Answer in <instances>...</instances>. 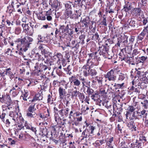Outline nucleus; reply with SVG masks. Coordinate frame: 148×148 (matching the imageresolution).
<instances>
[{"mask_svg":"<svg viewBox=\"0 0 148 148\" xmlns=\"http://www.w3.org/2000/svg\"><path fill=\"white\" fill-rule=\"evenodd\" d=\"M34 40L29 36H26L23 38H17L15 42L17 44V51L15 53L20 55H23L24 52L27 51L30 47V45L32 44Z\"/></svg>","mask_w":148,"mask_h":148,"instance_id":"1","label":"nucleus"},{"mask_svg":"<svg viewBox=\"0 0 148 148\" xmlns=\"http://www.w3.org/2000/svg\"><path fill=\"white\" fill-rule=\"evenodd\" d=\"M69 82L71 84L73 85L74 89H77V88L79 87L81 84V82L83 87H87V85L90 83V82H88L84 77H80L79 79L76 77L75 75H72L69 78Z\"/></svg>","mask_w":148,"mask_h":148,"instance_id":"2","label":"nucleus"},{"mask_svg":"<svg viewBox=\"0 0 148 148\" xmlns=\"http://www.w3.org/2000/svg\"><path fill=\"white\" fill-rule=\"evenodd\" d=\"M9 115L10 116V121L15 124L21 123L24 120L21 116L18 115V113L16 112H10Z\"/></svg>","mask_w":148,"mask_h":148,"instance_id":"3","label":"nucleus"},{"mask_svg":"<svg viewBox=\"0 0 148 148\" xmlns=\"http://www.w3.org/2000/svg\"><path fill=\"white\" fill-rule=\"evenodd\" d=\"M109 46L103 45H100L98 51H99V54L100 56H102L104 58H108L109 59H111L112 57L111 56L108 57L109 56L108 51H109Z\"/></svg>","mask_w":148,"mask_h":148,"instance_id":"4","label":"nucleus"},{"mask_svg":"<svg viewBox=\"0 0 148 148\" xmlns=\"http://www.w3.org/2000/svg\"><path fill=\"white\" fill-rule=\"evenodd\" d=\"M21 86L15 83L12 86V88L10 90V92H12V95L14 97L16 96L19 93L21 89Z\"/></svg>","mask_w":148,"mask_h":148,"instance_id":"5","label":"nucleus"},{"mask_svg":"<svg viewBox=\"0 0 148 148\" xmlns=\"http://www.w3.org/2000/svg\"><path fill=\"white\" fill-rule=\"evenodd\" d=\"M115 71V69H113L108 72L105 75V77L108 79L109 81H114L116 79V76L114 73Z\"/></svg>","mask_w":148,"mask_h":148,"instance_id":"6","label":"nucleus"},{"mask_svg":"<svg viewBox=\"0 0 148 148\" xmlns=\"http://www.w3.org/2000/svg\"><path fill=\"white\" fill-rule=\"evenodd\" d=\"M21 25L25 33L30 36H33L34 32V30H29L30 27L28 23H23L21 24Z\"/></svg>","mask_w":148,"mask_h":148,"instance_id":"7","label":"nucleus"},{"mask_svg":"<svg viewBox=\"0 0 148 148\" xmlns=\"http://www.w3.org/2000/svg\"><path fill=\"white\" fill-rule=\"evenodd\" d=\"M38 63H36L35 68V69H38L39 72L45 71L47 69L49 70H50V67L42 63L40 64L39 66H38Z\"/></svg>","mask_w":148,"mask_h":148,"instance_id":"8","label":"nucleus"},{"mask_svg":"<svg viewBox=\"0 0 148 148\" xmlns=\"http://www.w3.org/2000/svg\"><path fill=\"white\" fill-rule=\"evenodd\" d=\"M91 99L94 101H96L97 105L101 106V100L100 97V95L97 93H95L93 94L91 96Z\"/></svg>","mask_w":148,"mask_h":148,"instance_id":"9","label":"nucleus"},{"mask_svg":"<svg viewBox=\"0 0 148 148\" xmlns=\"http://www.w3.org/2000/svg\"><path fill=\"white\" fill-rule=\"evenodd\" d=\"M137 111L134 112L126 113L125 114L126 117L127 119H129L130 120L136 119H138L137 116Z\"/></svg>","mask_w":148,"mask_h":148,"instance_id":"10","label":"nucleus"},{"mask_svg":"<svg viewBox=\"0 0 148 148\" xmlns=\"http://www.w3.org/2000/svg\"><path fill=\"white\" fill-rule=\"evenodd\" d=\"M145 35H146V37L148 38V31L143 29L141 33L138 36L137 39V41H142Z\"/></svg>","mask_w":148,"mask_h":148,"instance_id":"11","label":"nucleus"},{"mask_svg":"<svg viewBox=\"0 0 148 148\" xmlns=\"http://www.w3.org/2000/svg\"><path fill=\"white\" fill-rule=\"evenodd\" d=\"M69 110V109L68 108H66L64 109L62 108L58 111V113L61 117L64 118L68 116Z\"/></svg>","mask_w":148,"mask_h":148,"instance_id":"12","label":"nucleus"},{"mask_svg":"<svg viewBox=\"0 0 148 148\" xmlns=\"http://www.w3.org/2000/svg\"><path fill=\"white\" fill-rule=\"evenodd\" d=\"M38 49L41 51V53L45 55L48 54L49 53L48 51V47L46 45L44 44L40 45Z\"/></svg>","mask_w":148,"mask_h":148,"instance_id":"13","label":"nucleus"},{"mask_svg":"<svg viewBox=\"0 0 148 148\" xmlns=\"http://www.w3.org/2000/svg\"><path fill=\"white\" fill-rule=\"evenodd\" d=\"M132 11L133 13L136 16H140L141 17L142 15H144L143 11L139 8H134Z\"/></svg>","mask_w":148,"mask_h":148,"instance_id":"14","label":"nucleus"},{"mask_svg":"<svg viewBox=\"0 0 148 148\" xmlns=\"http://www.w3.org/2000/svg\"><path fill=\"white\" fill-rule=\"evenodd\" d=\"M59 98L60 99H63L66 96V91L65 89L60 87L58 90Z\"/></svg>","mask_w":148,"mask_h":148,"instance_id":"15","label":"nucleus"},{"mask_svg":"<svg viewBox=\"0 0 148 148\" xmlns=\"http://www.w3.org/2000/svg\"><path fill=\"white\" fill-rule=\"evenodd\" d=\"M15 74V73L12 71L11 69L10 68H6L5 75H8L11 80H12L14 77Z\"/></svg>","mask_w":148,"mask_h":148,"instance_id":"16","label":"nucleus"},{"mask_svg":"<svg viewBox=\"0 0 148 148\" xmlns=\"http://www.w3.org/2000/svg\"><path fill=\"white\" fill-rule=\"evenodd\" d=\"M82 69L83 73V75L85 77L89 76L90 68V66L87 65H84L82 67Z\"/></svg>","mask_w":148,"mask_h":148,"instance_id":"17","label":"nucleus"},{"mask_svg":"<svg viewBox=\"0 0 148 148\" xmlns=\"http://www.w3.org/2000/svg\"><path fill=\"white\" fill-rule=\"evenodd\" d=\"M127 23L131 27L133 28L137 27V22L133 18L128 19Z\"/></svg>","mask_w":148,"mask_h":148,"instance_id":"18","label":"nucleus"},{"mask_svg":"<svg viewBox=\"0 0 148 148\" xmlns=\"http://www.w3.org/2000/svg\"><path fill=\"white\" fill-rule=\"evenodd\" d=\"M58 3V2L57 0H49V4L53 10L57 9Z\"/></svg>","mask_w":148,"mask_h":148,"instance_id":"19","label":"nucleus"},{"mask_svg":"<svg viewBox=\"0 0 148 148\" xmlns=\"http://www.w3.org/2000/svg\"><path fill=\"white\" fill-rule=\"evenodd\" d=\"M113 140V137H111L110 138H108L106 143L107 145L110 148H114L113 146L115 145V143Z\"/></svg>","mask_w":148,"mask_h":148,"instance_id":"20","label":"nucleus"},{"mask_svg":"<svg viewBox=\"0 0 148 148\" xmlns=\"http://www.w3.org/2000/svg\"><path fill=\"white\" fill-rule=\"evenodd\" d=\"M67 46L69 47L72 48H75L77 49L79 47V42H77L76 43L75 40H73L71 43L68 44Z\"/></svg>","mask_w":148,"mask_h":148,"instance_id":"21","label":"nucleus"},{"mask_svg":"<svg viewBox=\"0 0 148 148\" xmlns=\"http://www.w3.org/2000/svg\"><path fill=\"white\" fill-rule=\"evenodd\" d=\"M5 99L4 103L6 105L11 106V105L13 102L10 96L9 95L6 94V96H5Z\"/></svg>","mask_w":148,"mask_h":148,"instance_id":"22","label":"nucleus"},{"mask_svg":"<svg viewBox=\"0 0 148 148\" xmlns=\"http://www.w3.org/2000/svg\"><path fill=\"white\" fill-rule=\"evenodd\" d=\"M82 22L84 23L85 27H87L88 25H93L94 23V22L92 21H91L90 18L88 17H87L83 19L82 20Z\"/></svg>","mask_w":148,"mask_h":148,"instance_id":"23","label":"nucleus"},{"mask_svg":"<svg viewBox=\"0 0 148 148\" xmlns=\"http://www.w3.org/2000/svg\"><path fill=\"white\" fill-rule=\"evenodd\" d=\"M14 1H12L11 4H9V6L7 7V11L9 12L10 14H11L13 12L15 11V9L14 8Z\"/></svg>","mask_w":148,"mask_h":148,"instance_id":"24","label":"nucleus"},{"mask_svg":"<svg viewBox=\"0 0 148 148\" xmlns=\"http://www.w3.org/2000/svg\"><path fill=\"white\" fill-rule=\"evenodd\" d=\"M104 106L107 109H110L111 106L112 105L111 103L108 100H105L103 101L101 100V105Z\"/></svg>","mask_w":148,"mask_h":148,"instance_id":"25","label":"nucleus"},{"mask_svg":"<svg viewBox=\"0 0 148 148\" xmlns=\"http://www.w3.org/2000/svg\"><path fill=\"white\" fill-rule=\"evenodd\" d=\"M44 54L42 53H36V54H35V57L34 58L35 60H37L39 61H43L44 60Z\"/></svg>","mask_w":148,"mask_h":148,"instance_id":"26","label":"nucleus"},{"mask_svg":"<svg viewBox=\"0 0 148 148\" xmlns=\"http://www.w3.org/2000/svg\"><path fill=\"white\" fill-rule=\"evenodd\" d=\"M137 112L138 113L137 116L138 119H140L142 118L143 117L142 116L143 115H145V116H143V118L145 117L147 115V113H145L146 110H143L140 112H138V111H137Z\"/></svg>","mask_w":148,"mask_h":148,"instance_id":"27","label":"nucleus"},{"mask_svg":"<svg viewBox=\"0 0 148 148\" xmlns=\"http://www.w3.org/2000/svg\"><path fill=\"white\" fill-rule=\"evenodd\" d=\"M54 58L55 59L57 58L58 60L57 63H60V61L63 58V56L60 53H55L53 56Z\"/></svg>","mask_w":148,"mask_h":148,"instance_id":"28","label":"nucleus"},{"mask_svg":"<svg viewBox=\"0 0 148 148\" xmlns=\"http://www.w3.org/2000/svg\"><path fill=\"white\" fill-rule=\"evenodd\" d=\"M58 109L56 107H55L54 108V112L55 113L54 117L55 121L57 123L59 121V120L60 119V117L58 113Z\"/></svg>","mask_w":148,"mask_h":148,"instance_id":"29","label":"nucleus"},{"mask_svg":"<svg viewBox=\"0 0 148 148\" xmlns=\"http://www.w3.org/2000/svg\"><path fill=\"white\" fill-rule=\"evenodd\" d=\"M49 116V112L48 109L47 110V114H45V113H41L40 114V117L42 119H45Z\"/></svg>","mask_w":148,"mask_h":148,"instance_id":"30","label":"nucleus"},{"mask_svg":"<svg viewBox=\"0 0 148 148\" xmlns=\"http://www.w3.org/2000/svg\"><path fill=\"white\" fill-rule=\"evenodd\" d=\"M40 132L41 133H42L41 135L42 136H46L47 138L50 137V136H49L48 134V129L46 128L45 127V128L41 129Z\"/></svg>","mask_w":148,"mask_h":148,"instance_id":"31","label":"nucleus"},{"mask_svg":"<svg viewBox=\"0 0 148 148\" xmlns=\"http://www.w3.org/2000/svg\"><path fill=\"white\" fill-rule=\"evenodd\" d=\"M131 145L132 148H135V147L137 148H142L141 147L142 143L139 142V141L137 140H136L135 143H132Z\"/></svg>","mask_w":148,"mask_h":148,"instance_id":"32","label":"nucleus"},{"mask_svg":"<svg viewBox=\"0 0 148 148\" xmlns=\"http://www.w3.org/2000/svg\"><path fill=\"white\" fill-rule=\"evenodd\" d=\"M128 36L127 35H124L123 36L121 39V41H122L123 45L125 46H127L129 44L128 43Z\"/></svg>","mask_w":148,"mask_h":148,"instance_id":"33","label":"nucleus"},{"mask_svg":"<svg viewBox=\"0 0 148 148\" xmlns=\"http://www.w3.org/2000/svg\"><path fill=\"white\" fill-rule=\"evenodd\" d=\"M72 14V12L71 10H70V9L69 10H66L64 14V15H65V18H68L69 17L71 18Z\"/></svg>","mask_w":148,"mask_h":148,"instance_id":"34","label":"nucleus"},{"mask_svg":"<svg viewBox=\"0 0 148 148\" xmlns=\"http://www.w3.org/2000/svg\"><path fill=\"white\" fill-rule=\"evenodd\" d=\"M44 57L46 58V60H44V62L46 64H49V65H51L53 63L51 58L47 56L46 55H45Z\"/></svg>","mask_w":148,"mask_h":148,"instance_id":"35","label":"nucleus"},{"mask_svg":"<svg viewBox=\"0 0 148 148\" xmlns=\"http://www.w3.org/2000/svg\"><path fill=\"white\" fill-rule=\"evenodd\" d=\"M71 91L70 92V93L71 94V97L73 98L77 97V96H78L80 92L79 91H77V90H70Z\"/></svg>","mask_w":148,"mask_h":148,"instance_id":"36","label":"nucleus"},{"mask_svg":"<svg viewBox=\"0 0 148 148\" xmlns=\"http://www.w3.org/2000/svg\"><path fill=\"white\" fill-rule=\"evenodd\" d=\"M131 4L130 3L127 2V3L124 5L123 8V10L126 12H128L129 10L131 9Z\"/></svg>","mask_w":148,"mask_h":148,"instance_id":"37","label":"nucleus"},{"mask_svg":"<svg viewBox=\"0 0 148 148\" xmlns=\"http://www.w3.org/2000/svg\"><path fill=\"white\" fill-rule=\"evenodd\" d=\"M37 114L35 112L32 113V112H27L26 113V116L29 118H34L36 117Z\"/></svg>","mask_w":148,"mask_h":148,"instance_id":"38","label":"nucleus"},{"mask_svg":"<svg viewBox=\"0 0 148 148\" xmlns=\"http://www.w3.org/2000/svg\"><path fill=\"white\" fill-rule=\"evenodd\" d=\"M32 105L30 106L28 109V111L27 112H32V113L34 112L35 111L36 109L35 108V103H34L32 104Z\"/></svg>","mask_w":148,"mask_h":148,"instance_id":"39","label":"nucleus"},{"mask_svg":"<svg viewBox=\"0 0 148 148\" xmlns=\"http://www.w3.org/2000/svg\"><path fill=\"white\" fill-rule=\"evenodd\" d=\"M2 110L3 111L7 112L8 110H10V109L12 108V107L10 106H8L7 105H3L2 106Z\"/></svg>","mask_w":148,"mask_h":148,"instance_id":"40","label":"nucleus"},{"mask_svg":"<svg viewBox=\"0 0 148 148\" xmlns=\"http://www.w3.org/2000/svg\"><path fill=\"white\" fill-rule=\"evenodd\" d=\"M135 108L133 106H129L127 108V110L126 111V113H128L129 112L130 113H131L136 112V111H135Z\"/></svg>","mask_w":148,"mask_h":148,"instance_id":"41","label":"nucleus"},{"mask_svg":"<svg viewBox=\"0 0 148 148\" xmlns=\"http://www.w3.org/2000/svg\"><path fill=\"white\" fill-rule=\"evenodd\" d=\"M97 74V72L94 69H90L89 76L93 78L95 77Z\"/></svg>","mask_w":148,"mask_h":148,"instance_id":"42","label":"nucleus"},{"mask_svg":"<svg viewBox=\"0 0 148 148\" xmlns=\"http://www.w3.org/2000/svg\"><path fill=\"white\" fill-rule=\"evenodd\" d=\"M45 38L43 36H42V35L40 34H39L37 37V39L38 40L37 43H39L40 42H44V40L45 39Z\"/></svg>","mask_w":148,"mask_h":148,"instance_id":"43","label":"nucleus"},{"mask_svg":"<svg viewBox=\"0 0 148 148\" xmlns=\"http://www.w3.org/2000/svg\"><path fill=\"white\" fill-rule=\"evenodd\" d=\"M6 68H0V75L2 76L3 78L5 75Z\"/></svg>","mask_w":148,"mask_h":148,"instance_id":"44","label":"nucleus"},{"mask_svg":"<svg viewBox=\"0 0 148 148\" xmlns=\"http://www.w3.org/2000/svg\"><path fill=\"white\" fill-rule=\"evenodd\" d=\"M95 80L98 82L99 86H101L102 84L103 78L97 76L95 77Z\"/></svg>","mask_w":148,"mask_h":148,"instance_id":"45","label":"nucleus"},{"mask_svg":"<svg viewBox=\"0 0 148 148\" xmlns=\"http://www.w3.org/2000/svg\"><path fill=\"white\" fill-rule=\"evenodd\" d=\"M93 35L92 38V40H98V41L100 40V39L99 37V36L97 32H95V34H93Z\"/></svg>","mask_w":148,"mask_h":148,"instance_id":"46","label":"nucleus"},{"mask_svg":"<svg viewBox=\"0 0 148 148\" xmlns=\"http://www.w3.org/2000/svg\"><path fill=\"white\" fill-rule=\"evenodd\" d=\"M72 3L70 2L69 1L66 3L65 5L66 10H72L71 4Z\"/></svg>","mask_w":148,"mask_h":148,"instance_id":"47","label":"nucleus"},{"mask_svg":"<svg viewBox=\"0 0 148 148\" xmlns=\"http://www.w3.org/2000/svg\"><path fill=\"white\" fill-rule=\"evenodd\" d=\"M139 59L140 60L139 62L144 63L147 60L148 57L147 56H143L139 57Z\"/></svg>","mask_w":148,"mask_h":148,"instance_id":"48","label":"nucleus"},{"mask_svg":"<svg viewBox=\"0 0 148 148\" xmlns=\"http://www.w3.org/2000/svg\"><path fill=\"white\" fill-rule=\"evenodd\" d=\"M141 103L143 105V106L144 107L145 109H147L148 108V100L146 99L143 102H141Z\"/></svg>","mask_w":148,"mask_h":148,"instance_id":"49","label":"nucleus"},{"mask_svg":"<svg viewBox=\"0 0 148 148\" xmlns=\"http://www.w3.org/2000/svg\"><path fill=\"white\" fill-rule=\"evenodd\" d=\"M124 83H123L121 84L115 83L114 86L115 87L116 89L121 88H122V87L124 86Z\"/></svg>","mask_w":148,"mask_h":148,"instance_id":"50","label":"nucleus"},{"mask_svg":"<svg viewBox=\"0 0 148 148\" xmlns=\"http://www.w3.org/2000/svg\"><path fill=\"white\" fill-rule=\"evenodd\" d=\"M125 78V75L124 74L120 73L119 74L118 81H123Z\"/></svg>","mask_w":148,"mask_h":148,"instance_id":"51","label":"nucleus"},{"mask_svg":"<svg viewBox=\"0 0 148 148\" xmlns=\"http://www.w3.org/2000/svg\"><path fill=\"white\" fill-rule=\"evenodd\" d=\"M73 28H70V29H68L66 31V35H68L70 36H71L73 34Z\"/></svg>","mask_w":148,"mask_h":148,"instance_id":"52","label":"nucleus"},{"mask_svg":"<svg viewBox=\"0 0 148 148\" xmlns=\"http://www.w3.org/2000/svg\"><path fill=\"white\" fill-rule=\"evenodd\" d=\"M61 30H60V28L57 29L56 28L55 32V36L56 37H57L58 36L61 37Z\"/></svg>","mask_w":148,"mask_h":148,"instance_id":"53","label":"nucleus"},{"mask_svg":"<svg viewBox=\"0 0 148 148\" xmlns=\"http://www.w3.org/2000/svg\"><path fill=\"white\" fill-rule=\"evenodd\" d=\"M108 89L105 87H103L99 89V92L101 94H106L107 92Z\"/></svg>","mask_w":148,"mask_h":148,"instance_id":"54","label":"nucleus"},{"mask_svg":"<svg viewBox=\"0 0 148 148\" xmlns=\"http://www.w3.org/2000/svg\"><path fill=\"white\" fill-rule=\"evenodd\" d=\"M86 87H87V89L86 92L89 95H92V94H93V92H94V90L89 87H88L87 86Z\"/></svg>","mask_w":148,"mask_h":148,"instance_id":"55","label":"nucleus"},{"mask_svg":"<svg viewBox=\"0 0 148 148\" xmlns=\"http://www.w3.org/2000/svg\"><path fill=\"white\" fill-rule=\"evenodd\" d=\"M87 130H84L82 132L81 137H82V140H83L84 138H88V134L86 133V131Z\"/></svg>","mask_w":148,"mask_h":148,"instance_id":"56","label":"nucleus"},{"mask_svg":"<svg viewBox=\"0 0 148 148\" xmlns=\"http://www.w3.org/2000/svg\"><path fill=\"white\" fill-rule=\"evenodd\" d=\"M35 96L37 100L39 101L42 100L43 98L42 95L39 93L36 94Z\"/></svg>","mask_w":148,"mask_h":148,"instance_id":"57","label":"nucleus"},{"mask_svg":"<svg viewBox=\"0 0 148 148\" xmlns=\"http://www.w3.org/2000/svg\"><path fill=\"white\" fill-rule=\"evenodd\" d=\"M37 18L39 20H45L46 19V17L45 16H42V14L40 13L37 15Z\"/></svg>","mask_w":148,"mask_h":148,"instance_id":"58","label":"nucleus"},{"mask_svg":"<svg viewBox=\"0 0 148 148\" xmlns=\"http://www.w3.org/2000/svg\"><path fill=\"white\" fill-rule=\"evenodd\" d=\"M33 141H32V142L31 143V145L32 146L34 147V148H37V147L38 145L36 143L34 139H33Z\"/></svg>","mask_w":148,"mask_h":148,"instance_id":"59","label":"nucleus"},{"mask_svg":"<svg viewBox=\"0 0 148 148\" xmlns=\"http://www.w3.org/2000/svg\"><path fill=\"white\" fill-rule=\"evenodd\" d=\"M82 108L81 109V111L82 112H85L86 110H89V107L87 106L86 105L83 106V105L82 106Z\"/></svg>","mask_w":148,"mask_h":148,"instance_id":"60","label":"nucleus"},{"mask_svg":"<svg viewBox=\"0 0 148 148\" xmlns=\"http://www.w3.org/2000/svg\"><path fill=\"white\" fill-rule=\"evenodd\" d=\"M60 30H62V32H60L61 35L62 33L64 34H66V31L64 29V25H61L60 27Z\"/></svg>","mask_w":148,"mask_h":148,"instance_id":"61","label":"nucleus"},{"mask_svg":"<svg viewBox=\"0 0 148 148\" xmlns=\"http://www.w3.org/2000/svg\"><path fill=\"white\" fill-rule=\"evenodd\" d=\"M140 53V52L137 49H135L133 51L132 53V55L133 56L136 55Z\"/></svg>","mask_w":148,"mask_h":148,"instance_id":"62","label":"nucleus"},{"mask_svg":"<svg viewBox=\"0 0 148 148\" xmlns=\"http://www.w3.org/2000/svg\"><path fill=\"white\" fill-rule=\"evenodd\" d=\"M25 72V69L23 67H22L20 69L19 72L20 74H24Z\"/></svg>","mask_w":148,"mask_h":148,"instance_id":"63","label":"nucleus"},{"mask_svg":"<svg viewBox=\"0 0 148 148\" xmlns=\"http://www.w3.org/2000/svg\"><path fill=\"white\" fill-rule=\"evenodd\" d=\"M21 32V29L18 27L16 28L15 31V33L16 34H18Z\"/></svg>","mask_w":148,"mask_h":148,"instance_id":"64","label":"nucleus"}]
</instances>
